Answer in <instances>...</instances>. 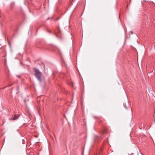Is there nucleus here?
<instances>
[{
	"label": "nucleus",
	"instance_id": "nucleus-1",
	"mask_svg": "<svg viewBox=\"0 0 155 155\" xmlns=\"http://www.w3.org/2000/svg\"><path fill=\"white\" fill-rule=\"evenodd\" d=\"M34 71L35 72V75L37 78L40 82L41 81V74L38 69L34 68Z\"/></svg>",
	"mask_w": 155,
	"mask_h": 155
},
{
	"label": "nucleus",
	"instance_id": "nucleus-2",
	"mask_svg": "<svg viewBox=\"0 0 155 155\" xmlns=\"http://www.w3.org/2000/svg\"><path fill=\"white\" fill-rule=\"evenodd\" d=\"M19 117V115H14V117H13V120H16Z\"/></svg>",
	"mask_w": 155,
	"mask_h": 155
}]
</instances>
